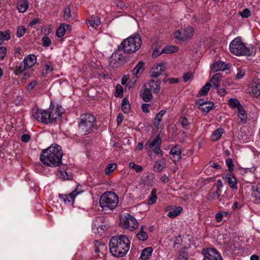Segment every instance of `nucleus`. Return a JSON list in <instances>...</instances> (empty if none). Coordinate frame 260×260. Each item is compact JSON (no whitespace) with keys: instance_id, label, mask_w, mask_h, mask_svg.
Masks as SVG:
<instances>
[{"instance_id":"f257e3e1","label":"nucleus","mask_w":260,"mask_h":260,"mask_svg":"<svg viewBox=\"0 0 260 260\" xmlns=\"http://www.w3.org/2000/svg\"><path fill=\"white\" fill-rule=\"evenodd\" d=\"M62 155L63 152L61 147L56 144H53L42 151L40 159L41 162L47 166L56 167L61 164Z\"/></svg>"},{"instance_id":"f03ea898","label":"nucleus","mask_w":260,"mask_h":260,"mask_svg":"<svg viewBox=\"0 0 260 260\" xmlns=\"http://www.w3.org/2000/svg\"><path fill=\"white\" fill-rule=\"evenodd\" d=\"M63 109L61 106H57L55 109L50 111L39 109L37 107L32 110V116L39 122L45 124L56 123L59 120L63 113Z\"/></svg>"},{"instance_id":"7ed1b4c3","label":"nucleus","mask_w":260,"mask_h":260,"mask_svg":"<svg viewBox=\"0 0 260 260\" xmlns=\"http://www.w3.org/2000/svg\"><path fill=\"white\" fill-rule=\"evenodd\" d=\"M131 242L124 235L113 236L109 242L111 254L116 257H123L129 249Z\"/></svg>"},{"instance_id":"20e7f679","label":"nucleus","mask_w":260,"mask_h":260,"mask_svg":"<svg viewBox=\"0 0 260 260\" xmlns=\"http://www.w3.org/2000/svg\"><path fill=\"white\" fill-rule=\"evenodd\" d=\"M142 45V40L139 35L135 34L124 39L119 45L123 51L133 53L138 51Z\"/></svg>"},{"instance_id":"39448f33","label":"nucleus","mask_w":260,"mask_h":260,"mask_svg":"<svg viewBox=\"0 0 260 260\" xmlns=\"http://www.w3.org/2000/svg\"><path fill=\"white\" fill-rule=\"evenodd\" d=\"M95 124V118L92 115L82 114L79 118V131L83 135L89 134L93 130Z\"/></svg>"},{"instance_id":"423d86ee","label":"nucleus","mask_w":260,"mask_h":260,"mask_svg":"<svg viewBox=\"0 0 260 260\" xmlns=\"http://www.w3.org/2000/svg\"><path fill=\"white\" fill-rule=\"evenodd\" d=\"M100 206L104 210H113L118 203V197L114 192L107 191L104 192L100 199Z\"/></svg>"},{"instance_id":"0eeeda50","label":"nucleus","mask_w":260,"mask_h":260,"mask_svg":"<svg viewBox=\"0 0 260 260\" xmlns=\"http://www.w3.org/2000/svg\"><path fill=\"white\" fill-rule=\"evenodd\" d=\"M231 52L237 56L247 55L252 54V50L247 47L239 37H237L232 41L230 44Z\"/></svg>"},{"instance_id":"6e6552de","label":"nucleus","mask_w":260,"mask_h":260,"mask_svg":"<svg viewBox=\"0 0 260 260\" xmlns=\"http://www.w3.org/2000/svg\"><path fill=\"white\" fill-rule=\"evenodd\" d=\"M126 52L120 48L118 46L117 49L112 54L108 60L109 65L115 68L124 64L126 61Z\"/></svg>"},{"instance_id":"1a4fd4ad","label":"nucleus","mask_w":260,"mask_h":260,"mask_svg":"<svg viewBox=\"0 0 260 260\" xmlns=\"http://www.w3.org/2000/svg\"><path fill=\"white\" fill-rule=\"evenodd\" d=\"M119 224L122 229H127L130 231L135 230L139 226L137 219L129 213L124 214L120 218Z\"/></svg>"},{"instance_id":"9d476101","label":"nucleus","mask_w":260,"mask_h":260,"mask_svg":"<svg viewBox=\"0 0 260 260\" xmlns=\"http://www.w3.org/2000/svg\"><path fill=\"white\" fill-rule=\"evenodd\" d=\"M162 138L159 135H157L152 141L149 140L145 145V148L147 150H152L156 155L160 156L163 155V151L160 149Z\"/></svg>"},{"instance_id":"9b49d317","label":"nucleus","mask_w":260,"mask_h":260,"mask_svg":"<svg viewBox=\"0 0 260 260\" xmlns=\"http://www.w3.org/2000/svg\"><path fill=\"white\" fill-rule=\"evenodd\" d=\"M194 28L191 26H187L184 28L177 30L174 33L175 38L181 41H186L192 38L194 34Z\"/></svg>"},{"instance_id":"f8f14e48","label":"nucleus","mask_w":260,"mask_h":260,"mask_svg":"<svg viewBox=\"0 0 260 260\" xmlns=\"http://www.w3.org/2000/svg\"><path fill=\"white\" fill-rule=\"evenodd\" d=\"M201 253L204 256L203 260H222L220 253L214 248H204Z\"/></svg>"},{"instance_id":"ddd939ff","label":"nucleus","mask_w":260,"mask_h":260,"mask_svg":"<svg viewBox=\"0 0 260 260\" xmlns=\"http://www.w3.org/2000/svg\"><path fill=\"white\" fill-rule=\"evenodd\" d=\"M181 147L176 145L172 147L170 151V158L174 163L178 162L181 158Z\"/></svg>"},{"instance_id":"4468645a","label":"nucleus","mask_w":260,"mask_h":260,"mask_svg":"<svg viewBox=\"0 0 260 260\" xmlns=\"http://www.w3.org/2000/svg\"><path fill=\"white\" fill-rule=\"evenodd\" d=\"M166 69V64L164 62H161L156 65H154L150 71V76L152 77L157 78Z\"/></svg>"},{"instance_id":"2eb2a0df","label":"nucleus","mask_w":260,"mask_h":260,"mask_svg":"<svg viewBox=\"0 0 260 260\" xmlns=\"http://www.w3.org/2000/svg\"><path fill=\"white\" fill-rule=\"evenodd\" d=\"M248 90L250 94L253 96L260 97V79L254 80L251 86L249 87Z\"/></svg>"},{"instance_id":"dca6fc26","label":"nucleus","mask_w":260,"mask_h":260,"mask_svg":"<svg viewBox=\"0 0 260 260\" xmlns=\"http://www.w3.org/2000/svg\"><path fill=\"white\" fill-rule=\"evenodd\" d=\"M78 193L77 189H75L68 194H59L58 197L59 199L62 200L65 204L69 203L73 204L74 199L78 194Z\"/></svg>"},{"instance_id":"f3484780","label":"nucleus","mask_w":260,"mask_h":260,"mask_svg":"<svg viewBox=\"0 0 260 260\" xmlns=\"http://www.w3.org/2000/svg\"><path fill=\"white\" fill-rule=\"evenodd\" d=\"M173 209V211H170L167 214V216L171 218H174L177 216H178L183 210L182 208L180 206L176 207L175 209H173V206H169L166 208L165 211H168Z\"/></svg>"},{"instance_id":"a211bd4d","label":"nucleus","mask_w":260,"mask_h":260,"mask_svg":"<svg viewBox=\"0 0 260 260\" xmlns=\"http://www.w3.org/2000/svg\"><path fill=\"white\" fill-rule=\"evenodd\" d=\"M224 179L231 188L236 190L237 189V179L234 176L232 175L230 173H228L225 175Z\"/></svg>"},{"instance_id":"6ab92c4d","label":"nucleus","mask_w":260,"mask_h":260,"mask_svg":"<svg viewBox=\"0 0 260 260\" xmlns=\"http://www.w3.org/2000/svg\"><path fill=\"white\" fill-rule=\"evenodd\" d=\"M37 61V57L34 54H30L26 56L23 59L24 64H25L28 69L33 67Z\"/></svg>"},{"instance_id":"aec40b11","label":"nucleus","mask_w":260,"mask_h":260,"mask_svg":"<svg viewBox=\"0 0 260 260\" xmlns=\"http://www.w3.org/2000/svg\"><path fill=\"white\" fill-rule=\"evenodd\" d=\"M166 164V159L164 157L155 161L153 165L154 171L158 173L161 172L165 168Z\"/></svg>"},{"instance_id":"412c9836","label":"nucleus","mask_w":260,"mask_h":260,"mask_svg":"<svg viewBox=\"0 0 260 260\" xmlns=\"http://www.w3.org/2000/svg\"><path fill=\"white\" fill-rule=\"evenodd\" d=\"M146 226L144 225L141 226L139 232L136 235L137 238L142 241H145L148 238V235L144 230Z\"/></svg>"},{"instance_id":"4be33fe9","label":"nucleus","mask_w":260,"mask_h":260,"mask_svg":"<svg viewBox=\"0 0 260 260\" xmlns=\"http://www.w3.org/2000/svg\"><path fill=\"white\" fill-rule=\"evenodd\" d=\"M28 8V2L26 0H20L17 3V9L20 13L25 12Z\"/></svg>"},{"instance_id":"5701e85b","label":"nucleus","mask_w":260,"mask_h":260,"mask_svg":"<svg viewBox=\"0 0 260 260\" xmlns=\"http://www.w3.org/2000/svg\"><path fill=\"white\" fill-rule=\"evenodd\" d=\"M149 85L153 92L157 93L160 89V81L151 80L149 82Z\"/></svg>"},{"instance_id":"b1692460","label":"nucleus","mask_w":260,"mask_h":260,"mask_svg":"<svg viewBox=\"0 0 260 260\" xmlns=\"http://www.w3.org/2000/svg\"><path fill=\"white\" fill-rule=\"evenodd\" d=\"M226 64L221 61H217L212 65V69L214 71H224L227 69Z\"/></svg>"},{"instance_id":"393cba45","label":"nucleus","mask_w":260,"mask_h":260,"mask_svg":"<svg viewBox=\"0 0 260 260\" xmlns=\"http://www.w3.org/2000/svg\"><path fill=\"white\" fill-rule=\"evenodd\" d=\"M56 175L59 178L63 180H70L72 176L66 170H58L56 171Z\"/></svg>"},{"instance_id":"a878e982","label":"nucleus","mask_w":260,"mask_h":260,"mask_svg":"<svg viewBox=\"0 0 260 260\" xmlns=\"http://www.w3.org/2000/svg\"><path fill=\"white\" fill-rule=\"evenodd\" d=\"M100 18L98 16H92L91 20L86 21V24L96 28L100 24Z\"/></svg>"},{"instance_id":"bb28decb","label":"nucleus","mask_w":260,"mask_h":260,"mask_svg":"<svg viewBox=\"0 0 260 260\" xmlns=\"http://www.w3.org/2000/svg\"><path fill=\"white\" fill-rule=\"evenodd\" d=\"M142 96L143 100L145 102H150L152 99V94H151V91L148 88H145L142 91Z\"/></svg>"},{"instance_id":"cd10ccee","label":"nucleus","mask_w":260,"mask_h":260,"mask_svg":"<svg viewBox=\"0 0 260 260\" xmlns=\"http://www.w3.org/2000/svg\"><path fill=\"white\" fill-rule=\"evenodd\" d=\"M69 27V25L64 23L61 24L56 30V36L59 38L63 37L65 35V32Z\"/></svg>"},{"instance_id":"c85d7f7f","label":"nucleus","mask_w":260,"mask_h":260,"mask_svg":"<svg viewBox=\"0 0 260 260\" xmlns=\"http://www.w3.org/2000/svg\"><path fill=\"white\" fill-rule=\"evenodd\" d=\"M152 248L151 247H147L143 249L141 253V258L142 260H146L148 259L152 254Z\"/></svg>"},{"instance_id":"c756f323","label":"nucleus","mask_w":260,"mask_h":260,"mask_svg":"<svg viewBox=\"0 0 260 260\" xmlns=\"http://www.w3.org/2000/svg\"><path fill=\"white\" fill-rule=\"evenodd\" d=\"M238 116L239 118L240 119L242 122H245L247 118V114L245 110L242 106H240L238 107Z\"/></svg>"},{"instance_id":"7c9ffc66","label":"nucleus","mask_w":260,"mask_h":260,"mask_svg":"<svg viewBox=\"0 0 260 260\" xmlns=\"http://www.w3.org/2000/svg\"><path fill=\"white\" fill-rule=\"evenodd\" d=\"M11 38V32L9 30L5 31H0V45L2 44L4 41H8Z\"/></svg>"},{"instance_id":"2f4dec72","label":"nucleus","mask_w":260,"mask_h":260,"mask_svg":"<svg viewBox=\"0 0 260 260\" xmlns=\"http://www.w3.org/2000/svg\"><path fill=\"white\" fill-rule=\"evenodd\" d=\"M144 62L139 61L133 70V75L137 76L139 73H142L144 70Z\"/></svg>"},{"instance_id":"473e14b6","label":"nucleus","mask_w":260,"mask_h":260,"mask_svg":"<svg viewBox=\"0 0 260 260\" xmlns=\"http://www.w3.org/2000/svg\"><path fill=\"white\" fill-rule=\"evenodd\" d=\"M130 104L126 98H124L121 103V110L124 113H128L130 110Z\"/></svg>"},{"instance_id":"72a5a7b5","label":"nucleus","mask_w":260,"mask_h":260,"mask_svg":"<svg viewBox=\"0 0 260 260\" xmlns=\"http://www.w3.org/2000/svg\"><path fill=\"white\" fill-rule=\"evenodd\" d=\"M178 50L177 47L170 45L166 46L160 51V53H172L176 52Z\"/></svg>"},{"instance_id":"f704fd0d","label":"nucleus","mask_w":260,"mask_h":260,"mask_svg":"<svg viewBox=\"0 0 260 260\" xmlns=\"http://www.w3.org/2000/svg\"><path fill=\"white\" fill-rule=\"evenodd\" d=\"M203 106H202L200 108V110L203 112L208 113L212 109L214 104L213 102L210 103L205 102V103L203 104Z\"/></svg>"},{"instance_id":"c9c22d12","label":"nucleus","mask_w":260,"mask_h":260,"mask_svg":"<svg viewBox=\"0 0 260 260\" xmlns=\"http://www.w3.org/2000/svg\"><path fill=\"white\" fill-rule=\"evenodd\" d=\"M223 130L221 128H219L215 130L212 136V140L216 141L218 140L221 136L222 134H223Z\"/></svg>"},{"instance_id":"e433bc0d","label":"nucleus","mask_w":260,"mask_h":260,"mask_svg":"<svg viewBox=\"0 0 260 260\" xmlns=\"http://www.w3.org/2000/svg\"><path fill=\"white\" fill-rule=\"evenodd\" d=\"M157 196H156V189L153 188L151 192L150 196L149 197V200H148V204L149 205H153L154 204L157 200Z\"/></svg>"},{"instance_id":"4c0bfd02","label":"nucleus","mask_w":260,"mask_h":260,"mask_svg":"<svg viewBox=\"0 0 260 260\" xmlns=\"http://www.w3.org/2000/svg\"><path fill=\"white\" fill-rule=\"evenodd\" d=\"M228 105L231 108H237V109L239 106H241L239 101L236 99H230L229 101Z\"/></svg>"},{"instance_id":"58836bf2","label":"nucleus","mask_w":260,"mask_h":260,"mask_svg":"<svg viewBox=\"0 0 260 260\" xmlns=\"http://www.w3.org/2000/svg\"><path fill=\"white\" fill-rule=\"evenodd\" d=\"M117 165L115 163L109 164L105 169V173L108 175L111 173L116 168Z\"/></svg>"},{"instance_id":"ea45409f","label":"nucleus","mask_w":260,"mask_h":260,"mask_svg":"<svg viewBox=\"0 0 260 260\" xmlns=\"http://www.w3.org/2000/svg\"><path fill=\"white\" fill-rule=\"evenodd\" d=\"M176 259L177 260H188V254L185 251H180L178 252Z\"/></svg>"},{"instance_id":"a19ab883","label":"nucleus","mask_w":260,"mask_h":260,"mask_svg":"<svg viewBox=\"0 0 260 260\" xmlns=\"http://www.w3.org/2000/svg\"><path fill=\"white\" fill-rule=\"evenodd\" d=\"M129 167L130 169L135 170L137 173H140L143 171V167L141 166L138 165L134 162L129 163Z\"/></svg>"},{"instance_id":"79ce46f5","label":"nucleus","mask_w":260,"mask_h":260,"mask_svg":"<svg viewBox=\"0 0 260 260\" xmlns=\"http://www.w3.org/2000/svg\"><path fill=\"white\" fill-rule=\"evenodd\" d=\"M211 87V84L210 83H206L204 86H203L200 91V94L201 95H205L207 94Z\"/></svg>"},{"instance_id":"37998d69","label":"nucleus","mask_w":260,"mask_h":260,"mask_svg":"<svg viewBox=\"0 0 260 260\" xmlns=\"http://www.w3.org/2000/svg\"><path fill=\"white\" fill-rule=\"evenodd\" d=\"M103 218L100 216L96 217L94 221L92 224V229L94 231H95L96 229H99L100 225L102 223L101 222Z\"/></svg>"},{"instance_id":"c03bdc74","label":"nucleus","mask_w":260,"mask_h":260,"mask_svg":"<svg viewBox=\"0 0 260 260\" xmlns=\"http://www.w3.org/2000/svg\"><path fill=\"white\" fill-rule=\"evenodd\" d=\"M245 75V72L244 70L241 68L237 69V73L235 76V80H239L244 77Z\"/></svg>"},{"instance_id":"a18cd8bd","label":"nucleus","mask_w":260,"mask_h":260,"mask_svg":"<svg viewBox=\"0 0 260 260\" xmlns=\"http://www.w3.org/2000/svg\"><path fill=\"white\" fill-rule=\"evenodd\" d=\"M42 46L45 47H48L51 44V41L50 39L47 36L44 37L42 39Z\"/></svg>"},{"instance_id":"49530a36","label":"nucleus","mask_w":260,"mask_h":260,"mask_svg":"<svg viewBox=\"0 0 260 260\" xmlns=\"http://www.w3.org/2000/svg\"><path fill=\"white\" fill-rule=\"evenodd\" d=\"M180 122L182 126L185 129L187 128V126L189 124L188 119L185 116L183 115L181 116L180 119Z\"/></svg>"},{"instance_id":"de8ad7c7","label":"nucleus","mask_w":260,"mask_h":260,"mask_svg":"<svg viewBox=\"0 0 260 260\" xmlns=\"http://www.w3.org/2000/svg\"><path fill=\"white\" fill-rule=\"evenodd\" d=\"M71 17L70 8L68 6L64 9L63 18L66 21L69 20Z\"/></svg>"},{"instance_id":"09e8293b","label":"nucleus","mask_w":260,"mask_h":260,"mask_svg":"<svg viewBox=\"0 0 260 260\" xmlns=\"http://www.w3.org/2000/svg\"><path fill=\"white\" fill-rule=\"evenodd\" d=\"M239 14L242 18H246L250 16L251 13L248 9L245 8L239 12Z\"/></svg>"},{"instance_id":"8fccbe9b","label":"nucleus","mask_w":260,"mask_h":260,"mask_svg":"<svg viewBox=\"0 0 260 260\" xmlns=\"http://www.w3.org/2000/svg\"><path fill=\"white\" fill-rule=\"evenodd\" d=\"M26 29L23 26H20L18 27L17 30V36L18 37H22L25 33Z\"/></svg>"},{"instance_id":"3c124183","label":"nucleus","mask_w":260,"mask_h":260,"mask_svg":"<svg viewBox=\"0 0 260 260\" xmlns=\"http://www.w3.org/2000/svg\"><path fill=\"white\" fill-rule=\"evenodd\" d=\"M254 195L257 202H260V182L257 184Z\"/></svg>"},{"instance_id":"603ef678","label":"nucleus","mask_w":260,"mask_h":260,"mask_svg":"<svg viewBox=\"0 0 260 260\" xmlns=\"http://www.w3.org/2000/svg\"><path fill=\"white\" fill-rule=\"evenodd\" d=\"M123 93V88L120 85H117L115 93V96H122Z\"/></svg>"},{"instance_id":"864d4df0","label":"nucleus","mask_w":260,"mask_h":260,"mask_svg":"<svg viewBox=\"0 0 260 260\" xmlns=\"http://www.w3.org/2000/svg\"><path fill=\"white\" fill-rule=\"evenodd\" d=\"M7 48L5 47L2 46L0 47V60H3L6 54Z\"/></svg>"},{"instance_id":"5fc2aeb1","label":"nucleus","mask_w":260,"mask_h":260,"mask_svg":"<svg viewBox=\"0 0 260 260\" xmlns=\"http://www.w3.org/2000/svg\"><path fill=\"white\" fill-rule=\"evenodd\" d=\"M106 230L107 226L103 224V223L100 225L99 229H95V230L100 235H102Z\"/></svg>"},{"instance_id":"6e6d98bb","label":"nucleus","mask_w":260,"mask_h":260,"mask_svg":"<svg viewBox=\"0 0 260 260\" xmlns=\"http://www.w3.org/2000/svg\"><path fill=\"white\" fill-rule=\"evenodd\" d=\"M225 164L228 167L229 171L231 172L234 170V165L233 164V160L231 158H228L225 160Z\"/></svg>"},{"instance_id":"4d7b16f0","label":"nucleus","mask_w":260,"mask_h":260,"mask_svg":"<svg viewBox=\"0 0 260 260\" xmlns=\"http://www.w3.org/2000/svg\"><path fill=\"white\" fill-rule=\"evenodd\" d=\"M53 68L52 65V63L50 62H47L45 63L44 65V70L46 72V73L47 74L48 71H53Z\"/></svg>"},{"instance_id":"13d9d810","label":"nucleus","mask_w":260,"mask_h":260,"mask_svg":"<svg viewBox=\"0 0 260 260\" xmlns=\"http://www.w3.org/2000/svg\"><path fill=\"white\" fill-rule=\"evenodd\" d=\"M162 116L159 115L157 114L155 116V120L156 121L154 122V124L157 127V128H158L159 127L160 122L162 120Z\"/></svg>"},{"instance_id":"bf43d9fd","label":"nucleus","mask_w":260,"mask_h":260,"mask_svg":"<svg viewBox=\"0 0 260 260\" xmlns=\"http://www.w3.org/2000/svg\"><path fill=\"white\" fill-rule=\"evenodd\" d=\"M21 140L24 143H27L30 140V136L28 134H23L21 136Z\"/></svg>"},{"instance_id":"052dcab7","label":"nucleus","mask_w":260,"mask_h":260,"mask_svg":"<svg viewBox=\"0 0 260 260\" xmlns=\"http://www.w3.org/2000/svg\"><path fill=\"white\" fill-rule=\"evenodd\" d=\"M223 217V214L221 212L217 213L215 214V219L217 222H221L222 220Z\"/></svg>"},{"instance_id":"680f3d73","label":"nucleus","mask_w":260,"mask_h":260,"mask_svg":"<svg viewBox=\"0 0 260 260\" xmlns=\"http://www.w3.org/2000/svg\"><path fill=\"white\" fill-rule=\"evenodd\" d=\"M211 78L212 79V80H214L219 82L222 78V75L220 73H216L214 74Z\"/></svg>"},{"instance_id":"e2e57ef3","label":"nucleus","mask_w":260,"mask_h":260,"mask_svg":"<svg viewBox=\"0 0 260 260\" xmlns=\"http://www.w3.org/2000/svg\"><path fill=\"white\" fill-rule=\"evenodd\" d=\"M27 68H28L26 66H25V64H24L23 61L20 63L19 66L17 67L18 71L21 73L23 72L25 70H26Z\"/></svg>"},{"instance_id":"0e129e2a","label":"nucleus","mask_w":260,"mask_h":260,"mask_svg":"<svg viewBox=\"0 0 260 260\" xmlns=\"http://www.w3.org/2000/svg\"><path fill=\"white\" fill-rule=\"evenodd\" d=\"M37 82L36 81H34L31 82H30L28 85H27V90H32L35 86L37 85Z\"/></svg>"},{"instance_id":"69168bd1","label":"nucleus","mask_w":260,"mask_h":260,"mask_svg":"<svg viewBox=\"0 0 260 260\" xmlns=\"http://www.w3.org/2000/svg\"><path fill=\"white\" fill-rule=\"evenodd\" d=\"M123 116L121 113H119L117 117V125H119L123 121Z\"/></svg>"},{"instance_id":"338daca9","label":"nucleus","mask_w":260,"mask_h":260,"mask_svg":"<svg viewBox=\"0 0 260 260\" xmlns=\"http://www.w3.org/2000/svg\"><path fill=\"white\" fill-rule=\"evenodd\" d=\"M149 105L147 104H143L141 106L142 110L144 113H148L149 110Z\"/></svg>"},{"instance_id":"774afa93","label":"nucleus","mask_w":260,"mask_h":260,"mask_svg":"<svg viewBox=\"0 0 260 260\" xmlns=\"http://www.w3.org/2000/svg\"><path fill=\"white\" fill-rule=\"evenodd\" d=\"M191 76V74L190 73H186L183 76V81L184 82H187L190 78Z\"/></svg>"}]
</instances>
